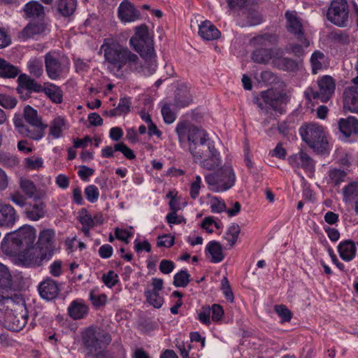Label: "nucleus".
<instances>
[{
  "mask_svg": "<svg viewBox=\"0 0 358 358\" xmlns=\"http://www.w3.org/2000/svg\"><path fill=\"white\" fill-rule=\"evenodd\" d=\"M101 50H103L105 62L110 71L142 72L145 75V66L127 47L119 43H108L103 44Z\"/></svg>",
  "mask_w": 358,
  "mask_h": 358,
  "instance_id": "f257e3e1",
  "label": "nucleus"
},
{
  "mask_svg": "<svg viewBox=\"0 0 358 358\" xmlns=\"http://www.w3.org/2000/svg\"><path fill=\"white\" fill-rule=\"evenodd\" d=\"M36 237V231L33 227L24 226L6 234L1 243L2 252L9 256H16L21 252L29 250L34 246Z\"/></svg>",
  "mask_w": 358,
  "mask_h": 358,
  "instance_id": "f03ea898",
  "label": "nucleus"
},
{
  "mask_svg": "<svg viewBox=\"0 0 358 358\" xmlns=\"http://www.w3.org/2000/svg\"><path fill=\"white\" fill-rule=\"evenodd\" d=\"M129 45L140 54L145 60V76H150L157 69L153 40L150 36L148 27L141 25L136 29L134 36L129 39Z\"/></svg>",
  "mask_w": 358,
  "mask_h": 358,
  "instance_id": "7ed1b4c3",
  "label": "nucleus"
},
{
  "mask_svg": "<svg viewBox=\"0 0 358 358\" xmlns=\"http://www.w3.org/2000/svg\"><path fill=\"white\" fill-rule=\"evenodd\" d=\"M13 303L14 306L6 313L5 327L13 331H20L27 323L28 312L24 299L22 296L15 294L8 303Z\"/></svg>",
  "mask_w": 358,
  "mask_h": 358,
  "instance_id": "20e7f679",
  "label": "nucleus"
},
{
  "mask_svg": "<svg viewBox=\"0 0 358 358\" xmlns=\"http://www.w3.org/2000/svg\"><path fill=\"white\" fill-rule=\"evenodd\" d=\"M205 181L211 191L225 192L234 185L236 175L231 166L224 165L216 172L206 174Z\"/></svg>",
  "mask_w": 358,
  "mask_h": 358,
  "instance_id": "39448f33",
  "label": "nucleus"
},
{
  "mask_svg": "<svg viewBox=\"0 0 358 358\" xmlns=\"http://www.w3.org/2000/svg\"><path fill=\"white\" fill-rule=\"evenodd\" d=\"M299 132L302 140L315 152L321 153L327 150L328 141L322 126L310 123L301 126Z\"/></svg>",
  "mask_w": 358,
  "mask_h": 358,
  "instance_id": "423d86ee",
  "label": "nucleus"
},
{
  "mask_svg": "<svg viewBox=\"0 0 358 358\" xmlns=\"http://www.w3.org/2000/svg\"><path fill=\"white\" fill-rule=\"evenodd\" d=\"M82 340L87 353L92 356L101 355L111 342L110 334L98 331L93 327L87 328L82 335Z\"/></svg>",
  "mask_w": 358,
  "mask_h": 358,
  "instance_id": "0eeeda50",
  "label": "nucleus"
},
{
  "mask_svg": "<svg viewBox=\"0 0 358 358\" xmlns=\"http://www.w3.org/2000/svg\"><path fill=\"white\" fill-rule=\"evenodd\" d=\"M253 41L259 48H256L252 53V59L254 62L261 64H266L273 57V50L267 48L275 44L278 37L272 34H264L253 38Z\"/></svg>",
  "mask_w": 358,
  "mask_h": 358,
  "instance_id": "6e6552de",
  "label": "nucleus"
},
{
  "mask_svg": "<svg viewBox=\"0 0 358 358\" xmlns=\"http://www.w3.org/2000/svg\"><path fill=\"white\" fill-rule=\"evenodd\" d=\"M176 132L178 136V140L182 143L187 140L189 142V150H191L192 144H198L203 142L208 138V134L203 129L193 125L187 121L178 123Z\"/></svg>",
  "mask_w": 358,
  "mask_h": 358,
  "instance_id": "1a4fd4ad",
  "label": "nucleus"
},
{
  "mask_svg": "<svg viewBox=\"0 0 358 358\" xmlns=\"http://www.w3.org/2000/svg\"><path fill=\"white\" fill-rule=\"evenodd\" d=\"M327 20L338 27H346L350 22V9L347 0H331L327 12Z\"/></svg>",
  "mask_w": 358,
  "mask_h": 358,
  "instance_id": "9d476101",
  "label": "nucleus"
},
{
  "mask_svg": "<svg viewBox=\"0 0 358 358\" xmlns=\"http://www.w3.org/2000/svg\"><path fill=\"white\" fill-rule=\"evenodd\" d=\"M318 90L309 87L305 92L307 99H320L322 102L328 101L334 93L336 83L330 76H324L317 81Z\"/></svg>",
  "mask_w": 358,
  "mask_h": 358,
  "instance_id": "9b49d317",
  "label": "nucleus"
},
{
  "mask_svg": "<svg viewBox=\"0 0 358 358\" xmlns=\"http://www.w3.org/2000/svg\"><path fill=\"white\" fill-rule=\"evenodd\" d=\"M23 116L25 122L31 127H29L30 138L35 141L41 139L44 136L45 129L48 125L42 122L37 110L30 106H27L24 108Z\"/></svg>",
  "mask_w": 358,
  "mask_h": 358,
  "instance_id": "f8f14e48",
  "label": "nucleus"
},
{
  "mask_svg": "<svg viewBox=\"0 0 358 358\" xmlns=\"http://www.w3.org/2000/svg\"><path fill=\"white\" fill-rule=\"evenodd\" d=\"M65 59L55 52H48L44 55L45 71L51 80L59 79L65 69Z\"/></svg>",
  "mask_w": 358,
  "mask_h": 358,
  "instance_id": "ddd939ff",
  "label": "nucleus"
},
{
  "mask_svg": "<svg viewBox=\"0 0 358 358\" xmlns=\"http://www.w3.org/2000/svg\"><path fill=\"white\" fill-rule=\"evenodd\" d=\"M287 31L293 34L296 38L305 47L310 45L308 40L304 34V29L301 19L295 10H287L285 14Z\"/></svg>",
  "mask_w": 358,
  "mask_h": 358,
  "instance_id": "4468645a",
  "label": "nucleus"
},
{
  "mask_svg": "<svg viewBox=\"0 0 358 358\" xmlns=\"http://www.w3.org/2000/svg\"><path fill=\"white\" fill-rule=\"evenodd\" d=\"M13 292L11 274L8 268L0 263V306L12 300L15 294Z\"/></svg>",
  "mask_w": 358,
  "mask_h": 358,
  "instance_id": "2eb2a0df",
  "label": "nucleus"
},
{
  "mask_svg": "<svg viewBox=\"0 0 358 358\" xmlns=\"http://www.w3.org/2000/svg\"><path fill=\"white\" fill-rule=\"evenodd\" d=\"M258 5L254 1L253 4L245 8L238 15V23L241 27H252L261 24L262 16L257 10Z\"/></svg>",
  "mask_w": 358,
  "mask_h": 358,
  "instance_id": "dca6fc26",
  "label": "nucleus"
},
{
  "mask_svg": "<svg viewBox=\"0 0 358 358\" xmlns=\"http://www.w3.org/2000/svg\"><path fill=\"white\" fill-rule=\"evenodd\" d=\"M46 205L43 199H33L32 201L26 206L25 217L31 221H38L45 215Z\"/></svg>",
  "mask_w": 358,
  "mask_h": 358,
  "instance_id": "f3484780",
  "label": "nucleus"
},
{
  "mask_svg": "<svg viewBox=\"0 0 358 358\" xmlns=\"http://www.w3.org/2000/svg\"><path fill=\"white\" fill-rule=\"evenodd\" d=\"M287 160L289 165L294 168H301L310 172L314 171V160L306 152L302 150L289 156Z\"/></svg>",
  "mask_w": 358,
  "mask_h": 358,
  "instance_id": "a211bd4d",
  "label": "nucleus"
},
{
  "mask_svg": "<svg viewBox=\"0 0 358 358\" xmlns=\"http://www.w3.org/2000/svg\"><path fill=\"white\" fill-rule=\"evenodd\" d=\"M216 150L213 142L207 138L203 142L198 144H192L189 152L192 155L194 161L198 162L199 160H201L203 157L208 156L209 154Z\"/></svg>",
  "mask_w": 358,
  "mask_h": 358,
  "instance_id": "6ab92c4d",
  "label": "nucleus"
},
{
  "mask_svg": "<svg viewBox=\"0 0 358 358\" xmlns=\"http://www.w3.org/2000/svg\"><path fill=\"white\" fill-rule=\"evenodd\" d=\"M21 261L25 266H38L41 265L43 259L45 258L46 253L35 248L34 246L27 251L21 252Z\"/></svg>",
  "mask_w": 358,
  "mask_h": 358,
  "instance_id": "aec40b11",
  "label": "nucleus"
},
{
  "mask_svg": "<svg viewBox=\"0 0 358 358\" xmlns=\"http://www.w3.org/2000/svg\"><path fill=\"white\" fill-rule=\"evenodd\" d=\"M41 296L48 301L55 299L60 292L59 284L51 278H47L38 286Z\"/></svg>",
  "mask_w": 358,
  "mask_h": 358,
  "instance_id": "412c9836",
  "label": "nucleus"
},
{
  "mask_svg": "<svg viewBox=\"0 0 358 358\" xmlns=\"http://www.w3.org/2000/svg\"><path fill=\"white\" fill-rule=\"evenodd\" d=\"M19 186L24 195L30 199H44L46 192L43 189H38L34 182L26 178H20Z\"/></svg>",
  "mask_w": 358,
  "mask_h": 358,
  "instance_id": "4be33fe9",
  "label": "nucleus"
},
{
  "mask_svg": "<svg viewBox=\"0 0 358 358\" xmlns=\"http://www.w3.org/2000/svg\"><path fill=\"white\" fill-rule=\"evenodd\" d=\"M338 129L346 138L358 135V120L353 116L341 118L338 121Z\"/></svg>",
  "mask_w": 358,
  "mask_h": 358,
  "instance_id": "5701e85b",
  "label": "nucleus"
},
{
  "mask_svg": "<svg viewBox=\"0 0 358 358\" xmlns=\"http://www.w3.org/2000/svg\"><path fill=\"white\" fill-rule=\"evenodd\" d=\"M17 91L19 94H22L24 91L41 92L43 90L41 85L27 74H20L17 78Z\"/></svg>",
  "mask_w": 358,
  "mask_h": 358,
  "instance_id": "b1692460",
  "label": "nucleus"
},
{
  "mask_svg": "<svg viewBox=\"0 0 358 358\" xmlns=\"http://www.w3.org/2000/svg\"><path fill=\"white\" fill-rule=\"evenodd\" d=\"M118 16L121 21L124 22H134L139 18L140 13L134 5L124 0L118 8Z\"/></svg>",
  "mask_w": 358,
  "mask_h": 358,
  "instance_id": "393cba45",
  "label": "nucleus"
},
{
  "mask_svg": "<svg viewBox=\"0 0 358 358\" xmlns=\"http://www.w3.org/2000/svg\"><path fill=\"white\" fill-rule=\"evenodd\" d=\"M16 220L15 208L10 204L0 203V226L12 227Z\"/></svg>",
  "mask_w": 358,
  "mask_h": 358,
  "instance_id": "a878e982",
  "label": "nucleus"
},
{
  "mask_svg": "<svg viewBox=\"0 0 358 358\" xmlns=\"http://www.w3.org/2000/svg\"><path fill=\"white\" fill-rule=\"evenodd\" d=\"M343 108L351 113H358V94L353 88H347L343 92Z\"/></svg>",
  "mask_w": 358,
  "mask_h": 358,
  "instance_id": "bb28decb",
  "label": "nucleus"
},
{
  "mask_svg": "<svg viewBox=\"0 0 358 358\" xmlns=\"http://www.w3.org/2000/svg\"><path fill=\"white\" fill-rule=\"evenodd\" d=\"M357 247L354 241L345 240L338 245V252L341 258L345 262H350L356 255Z\"/></svg>",
  "mask_w": 358,
  "mask_h": 358,
  "instance_id": "cd10ccee",
  "label": "nucleus"
},
{
  "mask_svg": "<svg viewBox=\"0 0 358 358\" xmlns=\"http://www.w3.org/2000/svg\"><path fill=\"white\" fill-rule=\"evenodd\" d=\"M310 62L312 73L314 75L329 66V61L327 56L320 50H315L310 56Z\"/></svg>",
  "mask_w": 358,
  "mask_h": 358,
  "instance_id": "c85d7f7f",
  "label": "nucleus"
},
{
  "mask_svg": "<svg viewBox=\"0 0 358 358\" xmlns=\"http://www.w3.org/2000/svg\"><path fill=\"white\" fill-rule=\"evenodd\" d=\"M22 10L27 18H42L45 15L44 6L37 1L27 3Z\"/></svg>",
  "mask_w": 358,
  "mask_h": 358,
  "instance_id": "c756f323",
  "label": "nucleus"
},
{
  "mask_svg": "<svg viewBox=\"0 0 358 358\" xmlns=\"http://www.w3.org/2000/svg\"><path fill=\"white\" fill-rule=\"evenodd\" d=\"M199 34L204 40L211 41L218 38L220 32L210 21L206 20L199 25Z\"/></svg>",
  "mask_w": 358,
  "mask_h": 358,
  "instance_id": "7c9ffc66",
  "label": "nucleus"
},
{
  "mask_svg": "<svg viewBox=\"0 0 358 358\" xmlns=\"http://www.w3.org/2000/svg\"><path fill=\"white\" fill-rule=\"evenodd\" d=\"M89 308L83 302L75 300L68 308L69 316L73 320L84 318L88 313Z\"/></svg>",
  "mask_w": 358,
  "mask_h": 358,
  "instance_id": "2f4dec72",
  "label": "nucleus"
},
{
  "mask_svg": "<svg viewBox=\"0 0 358 358\" xmlns=\"http://www.w3.org/2000/svg\"><path fill=\"white\" fill-rule=\"evenodd\" d=\"M192 101V94L186 86H180L177 89L174 106L181 108L187 106Z\"/></svg>",
  "mask_w": 358,
  "mask_h": 358,
  "instance_id": "473e14b6",
  "label": "nucleus"
},
{
  "mask_svg": "<svg viewBox=\"0 0 358 358\" xmlns=\"http://www.w3.org/2000/svg\"><path fill=\"white\" fill-rule=\"evenodd\" d=\"M55 232L52 229H44L39 234L38 241L37 243L40 250L50 251L52 249Z\"/></svg>",
  "mask_w": 358,
  "mask_h": 358,
  "instance_id": "72a5a7b5",
  "label": "nucleus"
},
{
  "mask_svg": "<svg viewBox=\"0 0 358 358\" xmlns=\"http://www.w3.org/2000/svg\"><path fill=\"white\" fill-rule=\"evenodd\" d=\"M200 166L203 169L211 171L215 170L221 164V159L219 152L216 150L209 154L208 156L199 160Z\"/></svg>",
  "mask_w": 358,
  "mask_h": 358,
  "instance_id": "f704fd0d",
  "label": "nucleus"
},
{
  "mask_svg": "<svg viewBox=\"0 0 358 358\" xmlns=\"http://www.w3.org/2000/svg\"><path fill=\"white\" fill-rule=\"evenodd\" d=\"M20 72V71L17 66L0 57V78H14L18 76Z\"/></svg>",
  "mask_w": 358,
  "mask_h": 358,
  "instance_id": "c9c22d12",
  "label": "nucleus"
},
{
  "mask_svg": "<svg viewBox=\"0 0 358 358\" xmlns=\"http://www.w3.org/2000/svg\"><path fill=\"white\" fill-rule=\"evenodd\" d=\"M274 66L278 69L287 71H296L299 69L298 63L293 59L288 57L275 58L273 61Z\"/></svg>",
  "mask_w": 358,
  "mask_h": 358,
  "instance_id": "e433bc0d",
  "label": "nucleus"
},
{
  "mask_svg": "<svg viewBox=\"0 0 358 358\" xmlns=\"http://www.w3.org/2000/svg\"><path fill=\"white\" fill-rule=\"evenodd\" d=\"M206 250L211 256V262L219 263L224 259V254L220 243L217 241H210L206 246Z\"/></svg>",
  "mask_w": 358,
  "mask_h": 358,
  "instance_id": "4c0bfd02",
  "label": "nucleus"
},
{
  "mask_svg": "<svg viewBox=\"0 0 358 358\" xmlns=\"http://www.w3.org/2000/svg\"><path fill=\"white\" fill-rule=\"evenodd\" d=\"M82 230L86 236H90V230L94 227V219L86 209H82L78 216Z\"/></svg>",
  "mask_w": 358,
  "mask_h": 358,
  "instance_id": "58836bf2",
  "label": "nucleus"
},
{
  "mask_svg": "<svg viewBox=\"0 0 358 358\" xmlns=\"http://www.w3.org/2000/svg\"><path fill=\"white\" fill-rule=\"evenodd\" d=\"M42 92L54 103H60L63 100V93L60 87L55 84H50L48 87L43 88Z\"/></svg>",
  "mask_w": 358,
  "mask_h": 358,
  "instance_id": "ea45409f",
  "label": "nucleus"
},
{
  "mask_svg": "<svg viewBox=\"0 0 358 358\" xmlns=\"http://www.w3.org/2000/svg\"><path fill=\"white\" fill-rule=\"evenodd\" d=\"M77 0H57V9L63 16L71 15L76 10Z\"/></svg>",
  "mask_w": 358,
  "mask_h": 358,
  "instance_id": "a19ab883",
  "label": "nucleus"
},
{
  "mask_svg": "<svg viewBox=\"0 0 358 358\" xmlns=\"http://www.w3.org/2000/svg\"><path fill=\"white\" fill-rule=\"evenodd\" d=\"M44 29L45 27L43 24L30 23L22 29L21 36L26 40L43 33Z\"/></svg>",
  "mask_w": 358,
  "mask_h": 358,
  "instance_id": "79ce46f5",
  "label": "nucleus"
},
{
  "mask_svg": "<svg viewBox=\"0 0 358 358\" xmlns=\"http://www.w3.org/2000/svg\"><path fill=\"white\" fill-rule=\"evenodd\" d=\"M65 125L64 119L60 116L55 117L50 125V136L53 138H58L62 136V131Z\"/></svg>",
  "mask_w": 358,
  "mask_h": 358,
  "instance_id": "37998d69",
  "label": "nucleus"
},
{
  "mask_svg": "<svg viewBox=\"0 0 358 358\" xmlns=\"http://www.w3.org/2000/svg\"><path fill=\"white\" fill-rule=\"evenodd\" d=\"M343 201L349 202L358 196V182H352L343 188Z\"/></svg>",
  "mask_w": 358,
  "mask_h": 358,
  "instance_id": "c03bdc74",
  "label": "nucleus"
},
{
  "mask_svg": "<svg viewBox=\"0 0 358 358\" xmlns=\"http://www.w3.org/2000/svg\"><path fill=\"white\" fill-rule=\"evenodd\" d=\"M27 68L30 74L36 78H40L43 73V64L40 59L31 58L27 63Z\"/></svg>",
  "mask_w": 358,
  "mask_h": 358,
  "instance_id": "a18cd8bd",
  "label": "nucleus"
},
{
  "mask_svg": "<svg viewBox=\"0 0 358 358\" xmlns=\"http://www.w3.org/2000/svg\"><path fill=\"white\" fill-rule=\"evenodd\" d=\"M240 232L241 227L238 224L234 223L228 228L224 238L230 248H232L237 241Z\"/></svg>",
  "mask_w": 358,
  "mask_h": 358,
  "instance_id": "49530a36",
  "label": "nucleus"
},
{
  "mask_svg": "<svg viewBox=\"0 0 358 358\" xmlns=\"http://www.w3.org/2000/svg\"><path fill=\"white\" fill-rule=\"evenodd\" d=\"M147 301L155 308H159L164 303V298L160 296L159 292L145 291Z\"/></svg>",
  "mask_w": 358,
  "mask_h": 358,
  "instance_id": "de8ad7c7",
  "label": "nucleus"
},
{
  "mask_svg": "<svg viewBox=\"0 0 358 358\" xmlns=\"http://www.w3.org/2000/svg\"><path fill=\"white\" fill-rule=\"evenodd\" d=\"M13 124L19 134L30 138L29 127L24 124L23 118L20 115H15Z\"/></svg>",
  "mask_w": 358,
  "mask_h": 358,
  "instance_id": "09e8293b",
  "label": "nucleus"
},
{
  "mask_svg": "<svg viewBox=\"0 0 358 358\" xmlns=\"http://www.w3.org/2000/svg\"><path fill=\"white\" fill-rule=\"evenodd\" d=\"M347 173L341 169H334L329 171V177L331 182L335 185H339L342 182L345 181Z\"/></svg>",
  "mask_w": 358,
  "mask_h": 358,
  "instance_id": "8fccbe9b",
  "label": "nucleus"
},
{
  "mask_svg": "<svg viewBox=\"0 0 358 358\" xmlns=\"http://www.w3.org/2000/svg\"><path fill=\"white\" fill-rule=\"evenodd\" d=\"M189 282V275L186 271H180L174 275L173 285L176 287H185Z\"/></svg>",
  "mask_w": 358,
  "mask_h": 358,
  "instance_id": "3c124183",
  "label": "nucleus"
},
{
  "mask_svg": "<svg viewBox=\"0 0 358 358\" xmlns=\"http://www.w3.org/2000/svg\"><path fill=\"white\" fill-rule=\"evenodd\" d=\"M227 2L230 9L242 12L245 8L253 4L254 0H227Z\"/></svg>",
  "mask_w": 358,
  "mask_h": 358,
  "instance_id": "603ef678",
  "label": "nucleus"
},
{
  "mask_svg": "<svg viewBox=\"0 0 358 358\" xmlns=\"http://www.w3.org/2000/svg\"><path fill=\"white\" fill-rule=\"evenodd\" d=\"M162 114L166 124L173 123L176 119V114L171 108L170 103H166L162 108Z\"/></svg>",
  "mask_w": 358,
  "mask_h": 358,
  "instance_id": "864d4df0",
  "label": "nucleus"
},
{
  "mask_svg": "<svg viewBox=\"0 0 358 358\" xmlns=\"http://www.w3.org/2000/svg\"><path fill=\"white\" fill-rule=\"evenodd\" d=\"M43 165V160L41 157L33 156L24 159V166L29 170H36Z\"/></svg>",
  "mask_w": 358,
  "mask_h": 358,
  "instance_id": "5fc2aeb1",
  "label": "nucleus"
},
{
  "mask_svg": "<svg viewBox=\"0 0 358 358\" xmlns=\"http://www.w3.org/2000/svg\"><path fill=\"white\" fill-rule=\"evenodd\" d=\"M85 194L88 201L95 203L99 197V191L97 187L90 185L86 187Z\"/></svg>",
  "mask_w": 358,
  "mask_h": 358,
  "instance_id": "6e6d98bb",
  "label": "nucleus"
},
{
  "mask_svg": "<svg viewBox=\"0 0 358 358\" xmlns=\"http://www.w3.org/2000/svg\"><path fill=\"white\" fill-rule=\"evenodd\" d=\"M201 185L202 180L201 176H196L195 180L190 184L189 195L192 199H196L199 196Z\"/></svg>",
  "mask_w": 358,
  "mask_h": 358,
  "instance_id": "4d7b16f0",
  "label": "nucleus"
},
{
  "mask_svg": "<svg viewBox=\"0 0 358 358\" xmlns=\"http://www.w3.org/2000/svg\"><path fill=\"white\" fill-rule=\"evenodd\" d=\"M114 150L115 151L121 152L127 159L131 160L136 158V155L133 150L124 143L115 144Z\"/></svg>",
  "mask_w": 358,
  "mask_h": 358,
  "instance_id": "13d9d810",
  "label": "nucleus"
},
{
  "mask_svg": "<svg viewBox=\"0 0 358 358\" xmlns=\"http://www.w3.org/2000/svg\"><path fill=\"white\" fill-rule=\"evenodd\" d=\"M275 311L280 316L282 322H289L292 314L291 311L284 305H276L274 307Z\"/></svg>",
  "mask_w": 358,
  "mask_h": 358,
  "instance_id": "bf43d9fd",
  "label": "nucleus"
},
{
  "mask_svg": "<svg viewBox=\"0 0 358 358\" xmlns=\"http://www.w3.org/2000/svg\"><path fill=\"white\" fill-rule=\"evenodd\" d=\"M17 99L11 96L0 93V105L6 109H12L17 104Z\"/></svg>",
  "mask_w": 358,
  "mask_h": 358,
  "instance_id": "052dcab7",
  "label": "nucleus"
},
{
  "mask_svg": "<svg viewBox=\"0 0 358 358\" xmlns=\"http://www.w3.org/2000/svg\"><path fill=\"white\" fill-rule=\"evenodd\" d=\"M221 289L226 299L230 302H233L234 296L227 277H224L221 280Z\"/></svg>",
  "mask_w": 358,
  "mask_h": 358,
  "instance_id": "680f3d73",
  "label": "nucleus"
},
{
  "mask_svg": "<svg viewBox=\"0 0 358 358\" xmlns=\"http://www.w3.org/2000/svg\"><path fill=\"white\" fill-rule=\"evenodd\" d=\"M131 102L129 98L124 97L120 99L118 106L116 107V113L124 115L130 111Z\"/></svg>",
  "mask_w": 358,
  "mask_h": 358,
  "instance_id": "e2e57ef3",
  "label": "nucleus"
},
{
  "mask_svg": "<svg viewBox=\"0 0 358 358\" xmlns=\"http://www.w3.org/2000/svg\"><path fill=\"white\" fill-rule=\"evenodd\" d=\"M103 281L108 287H113L118 282V275L113 271H109L106 274H103Z\"/></svg>",
  "mask_w": 358,
  "mask_h": 358,
  "instance_id": "0e129e2a",
  "label": "nucleus"
},
{
  "mask_svg": "<svg viewBox=\"0 0 358 358\" xmlns=\"http://www.w3.org/2000/svg\"><path fill=\"white\" fill-rule=\"evenodd\" d=\"M157 245L158 247L171 248L174 244V237L171 235H163L158 237Z\"/></svg>",
  "mask_w": 358,
  "mask_h": 358,
  "instance_id": "69168bd1",
  "label": "nucleus"
},
{
  "mask_svg": "<svg viewBox=\"0 0 358 358\" xmlns=\"http://www.w3.org/2000/svg\"><path fill=\"white\" fill-rule=\"evenodd\" d=\"M174 268V262L167 259L162 260L159 266V271L164 274H169L173 271Z\"/></svg>",
  "mask_w": 358,
  "mask_h": 358,
  "instance_id": "338daca9",
  "label": "nucleus"
},
{
  "mask_svg": "<svg viewBox=\"0 0 358 358\" xmlns=\"http://www.w3.org/2000/svg\"><path fill=\"white\" fill-rule=\"evenodd\" d=\"M10 199L20 207H24L27 205L26 197L18 192L11 194Z\"/></svg>",
  "mask_w": 358,
  "mask_h": 358,
  "instance_id": "774afa93",
  "label": "nucleus"
}]
</instances>
